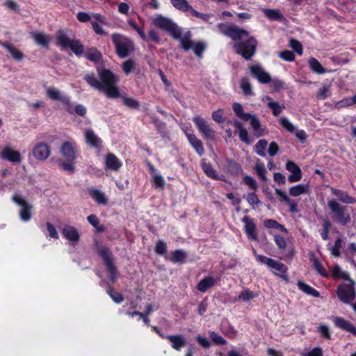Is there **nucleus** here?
Instances as JSON below:
<instances>
[{
    "instance_id": "nucleus-1",
    "label": "nucleus",
    "mask_w": 356,
    "mask_h": 356,
    "mask_svg": "<svg viewBox=\"0 0 356 356\" xmlns=\"http://www.w3.org/2000/svg\"><path fill=\"white\" fill-rule=\"evenodd\" d=\"M221 32L233 40L238 41L233 45L236 54L241 55L245 60H249L254 56L257 41L254 38L250 37L244 42H240L242 39L249 36L248 31L237 26H223Z\"/></svg>"
},
{
    "instance_id": "nucleus-2",
    "label": "nucleus",
    "mask_w": 356,
    "mask_h": 356,
    "mask_svg": "<svg viewBox=\"0 0 356 356\" xmlns=\"http://www.w3.org/2000/svg\"><path fill=\"white\" fill-rule=\"evenodd\" d=\"M100 82L102 83L103 91L109 98H117L120 97V92L116 83L119 81V77L111 71L104 69L99 72Z\"/></svg>"
},
{
    "instance_id": "nucleus-3",
    "label": "nucleus",
    "mask_w": 356,
    "mask_h": 356,
    "mask_svg": "<svg viewBox=\"0 0 356 356\" xmlns=\"http://www.w3.org/2000/svg\"><path fill=\"white\" fill-rule=\"evenodd\" d=\"M56 44L62 49L70 48L76 56L83 53V45L78 40L71 39L64 31H59L56 34Z\"/></svg>"
},
{
    "instance_id": "nucleus-4",
    "label": "nucleus",
    "mask_w": 356,
    "mask_h": 356,
    "mask_svg": "<svg viewBox=\"0 0 356 356\" xmlns=\"http://www.w3.org/2000/svg\"><path fill=\"white\" fill-rule=\"evenodd\" d=\"M111 38L119 57L122 58H126L134 50L133 41L124 35L120 33H114L112 35Z\"/></svg>"
},
{
    "instance_id": "nucleus-5",
    "label": "nucleus",
    "mask_w": 356,
    "mask_h": 356,
    "mask_svg": "<svg viewBox=\"0 0 356 356\" xmlns=\"http://www.w3.org/2000/svg\"><path fill=\"white\" fill-rule=\"evenodd\" d=\"M327 206L332 213V220L341 225H346L350 222V216L347 212L346 207H343L335 200H329Z\"/></svg>"
},
{
    "instance_id": "nucleus-6",
    "label": "nucleus",
    "mask_w": 356,
    "mask_h": 356,
    "mask_svg": "<svg viewBox=\"0 0 356 356\" xmlns=\"http://www.w3.org/2000/svg\"><path fill=\"white\" fill-rule=\"evenodd\" d=\"M154 24L167 32H168L174 38L179 40L182 36L180 28L172 19L165 17L161 15H157L153 19Z\"/></svg>"
},
{
    "instance_id": "nucleus-7",
    "label": "nucleus",
    "mask_w": 356,
    "mask_h": 356,
    "mask_svg": "<svg viewBox=\"0 0 356 356\" xmlns=\"http://www.w3.org/2000/svg\"><path fill=\"white\" fill-rule=\"evenodd\" d=\"M191 32L188 31L184 36H181L179 40L181 43V47L184 51H188L189 49H193L195 54L199 57L202 58L204 51L207 48V44L204 42L199 41L197 42H194L191 40Z\"/></svg>"
},
{
    "instance_id": "nucleus-8",
    "label": "nucleus",
    "mask_w": 356,
    "mask_h": 356,
    "mask_svg": "<svg viewBox=\"0 0 356 356\" xmlns=\"http://www.w3.org/2000/svg\"><path fill=\"white\" fill-rule=\"evenodd\" d=\"M347 280L348 283H344L337 289L338 297L344 303H349L355 298V283L350 278Z\"/></svg>"
},
{
    "instance_id": "nucleus-9",
    "label": "nucleus",
    "mask_w": 356,
    "mask_h": 356,
    "mask_svg": "<svg viewBox=\"0 0 356 356\" xmlns=\"http://www.w3.org/2000/svg\"><path fill=\"white\" fill-rule=\"evenodd\" d=\"M46 94L51 99L63 103L66 110L70 113H73L72 104L70 97L63 95L60 90L54 87H49L46 89Z\"/></svg>"
},
{
    "instance_id": "nucleus-10",
    "label": "nucleus",
    "mask_w": 356,
    "mask_h": 356,
    "mask_svg": "<svg viewBox=\"0 0 356 356\" xmlns=\"http://www.w3.org/2000/svg\"><path fill=\"white\" fill-rule=\"evenodd\" d=\"M193 121L204 138L211 140L215 139V131L210 127L204 119L199 115H196L193 118Z\"/></svg>"
},
{
    "instance_id": "nucleus-11",
    "label": "nucleus",
    "mask_w": 356,
    "mask_h": 356,
    "mask_svg": "<svg viewBox=\"0 0 356 356\" xmlns=\"http://www.w3.org/2000/svg\"><path fill=\"white\" fill-rule=\"evenodd\" d=\"M13 201L22 207L19 216L22 220L29 221L31 218L32 205L28 203L22 195L15 194L13 196Z\"/></svg>"
},
{
    "instance_id": "nucleus-12",
    "label": "nucleus",
    "mask_w": 356,
    "mask_h": 356,
    "mask_svg": "<svg viewBox=\"0 0 356 356\" xmlns=\"http://www.w3.org/2000/svg\"><path fill=\"white\" fill-rule=\"evenodd\" d=\"M91 25L95 33L99 35H107V32L105 31L99 24L102 25H108L109 23L106 18L98 13H91Z\"/></svg>"
},
{
    "instance_id": "nucleus-13",
    "label": "nucleus",
    "mask_w": 356,
    "mask_h": 356,
    "mask_svg": "<svg viewBox=\"0 0 356 356\" xmlns=\"http://www.w3.org/2000/svg\"><path fill=\"white\" fill-rule=\"evenodd\" d=\"M50 152V146L44 142L36 143L33 148V155L38 161L46 160L49 156Z\"/></svg>"
},
{
    "instance_id": "nucleus-14",
    "label": "nucleus",
    "mask_w": 356,
    "mask_h": 356,
    "mask_svg": "<svg viewBox=\"0 0 356 356\" xmlns=\"http://www.w3.org/2000/svg\"><path fill=\"white\" fill-rule=\"evenodd\" d=\"M251 74L261 83H268L271 81L270 75L261 65H254L250 67Z\"/></svg>"
},
{
    "instance_id": "nucleus-15",
    "label": "nucleus",
    "mask_w": 356,
    "mask_h": 356,
    "mask_svg": "<svg viewBox=\"0 0 356 356\" xmlns=\"http://www.w3.org/2000/svg\"><path fill=\"white\" fill-rule=\"evenodd\" d=\"M244 223V229L249 239L252 241H257L258 236L257 232L256 225L252 219L245 216L242 218Z\"/></svg>"
},
{
    "instance_id": "nucleus-16",
    "label": "nucleus",
    "mask_w": 356,
    "mask_h": 356,
    "mask_svg": "<svg viewBox=\"0 0 356 356\" xmlns=\"http://www.w3.org/2000/svg\"><path fill=\"white\" fill-rule=\"evenodd\" d=\"M286 169L291 172L288 177L290 183L299 181L302 179V171L300 167L292 161H288L286 163Z\"/></svg>"
},
{
    "instance_id": "nucleus-17",
    "label": "nucleus",
    "mask_w": 356,
    "mask_h": 356,
    "mask_svg": "<svg viewBox=\"0 0 356 356\" xmlns=\"http://www.w3.org/2000/svg\"><path fill=\"white\" fill-rule=\"evenodd\" d=\"M1 156L3 159L13 163L21 162V154L19 152L13 149L10 146H6L3 149Z\"/></svg>"
},
{
    "instance_id": "nucleus-18",
    "label": "nucleus",
    "mask_w": 356,
    "mask_h": 356,
    "mask_svg": "<svg viewBox=\"0 0 356 356\" xmlns=\"http://www.w3.org/2000/svg\"><path fill=\"white\" fill-rule=\"evenodd\" d=\"M333 322L336 327L340 328L342 330L350 332L356 336V327L350 321L342 317H334L333 318Z\"/></svg>"
},
{
    "instance_id": "nucleus-19",
    "label": "nucleus",
    "mask_w": 356,
    "mask_h": 356,
    "mask_svg": "<svg viewBox=\"0 0 356 356\" xmlns=\"http://www.w3.org/2000/svg\"><path fill=\"white\" fill-rule=\"evenodd\" d=\"M106 168L112 171H118L122 166L121 161L113 153H108L104 159Z\"/></svg>"
},
{
    "instance_id": "nucleus-20",
    "label": "nucleus",
    "mask_w": 356,
    "mask_h": 356,
    "mask_svg": "<svg viewBox=\"0 0 356 356\" xmlns=\"http://www.w3.org/2000/svg\"><path fill=\"white\" fill-rule=\"evenodd\" d=\"M60 152L68 161H73L76 158L74 143L69 141L65 142L60 147Z\"/></svg>"
},
{
    "instance_id": "nucleus-21",
    "label": "nucleus",
    "mask_w": 356,
    "mask_h": 356,
    "mask_svg": "<svg viewBox=\"0 0 356 356\" xmlns=\"http://www.w3.org/2000/svg\"><path fill=\"white\" fill-rule=\"evenodd\" d=\"M219 277L207 276L201 280L197 285V289L200 292H205L207 290L216 284Z\"/></svg>"
},
{
    "instance_id": "nucleus-22",
    "label": "nucleus",
    "mask_w": 356,
    "mask_h": 356,
    "mask_svg": "<svg viewBox=\"0 0 356 356\" xmlns=\"http://www.w3.org/2000/svg\"><path fill=\"white\" fill-rule=\"evenodd\" d=\"M62 234L65 238L73 243H77L79 240V234L74 227L65 225L63 228Z\"/></svg>"
},
{
    "instance_id": "nucleus-23",
    "label": "nucleus",
    "mask_w": 356,
    "mask_h": 356,
    "mask_svg": "<svg viewBox=\"0 0 356 356\" xmlns=\"http://www.w3.org/2000/svg\"><path fill=\"white\" fill-rule=\"evenodd\" d=\"M31 35L37 44L48 48L51 40V38L48 35L42 32L33 31L31 33Z\"/></svg>"
},
{
    "instance_id": "nucleus-24",
    "label": "nucleus",
    "mask_w": 356,
    "mask_h": 356,
    "mask_svg": "<svg viewBox=\"0 0 356 356\" xmlns=\"http://www.w3.org/2000/svg\"><path fill=\"white\" fill-rule=\"evenodd\" d=\"M165 338L170 341L172 348L176 350H180L186 343V339L181 334L167 335Z\"/></svg>"
},
{
    "instance_id": "nucleus-25",
    "label": "nucleus",
    "mask_w": 356,
    "mask_h": 356,
    "mask_svg": "<svg viewBox=\"0 0 356 356\" xmlns=\"http://www.w3.org/2000/svg\"><path fill=\"white\" fill-rule=\"evenodd\" d=\"M86 143L94 147H98L102 144V140L91 129H86L84 132Z\"/></svg>"
},
{
    "instance_id": "nucleus-26",
    "label": "nucleus",
    "mask_w": 356,
    "mask_h": 356,
    "mask_svg": "<svg viewBox=\"0 0 356 356\" xmlns=\"http://www.w3.org/2000/svg\"><path fill=\"white\" fill-rule=\"evenodd\" d=\"M88 192L91 197L99 204L106 205L108 203V200L106 197L104 193L102 191L92 188L88 189Z\"/></svg>"
},
{
    "instance_id": "nucleus-27",
    "label": "nucleus",
    "mask_w": 356,
    "mask_h": 356,
    "mask_svg": "<svg viewBox=\"0 0 356 356\" xmlns=\"http://www.w3.org/2000/svg\"><path fill=\"white\" fill-rule=\"evenodd\" d=\"M187 138L197 153L200 155H202L204 152V149L203 147L202 141L199 140L194 134H187Z\"/></svg>"
},
{
    "instance_id": "nucleus-28",
    "label": "nucleus",
    "mask_w": 356,
    "mask_h": 356,
    "mask_svg": "<svg viewBox=\"0 0 356 356\" xmlns=\"http://www.w3.org/2000/svg\"><path fill=\"white\" fill-rule=\"evenodd\" d=\"M202 168L204 172L209 177L216 179L222 180V177H220L216 170L212 167L211 163H207L204 160L202 161Z\"/></svg>"
},
{
    "instance_id": "nucleus-29",
    "label": "nucleus",
    "mask_w": 356,
    "mask_h": 356,
    "mask_svg": "<svg viewBox=\"0 0 356 356\" xmlns=\"http://www.w3.org/2000/svg\"><path fill=\"white\" fill-rule=\"evenodd\" d=\"M275 191L289 206V210L291 213L298 211L297 203L291 200L284 191L278 188H275Z\"/></svg>"
},
{
    "instance_id": "nucleus-30",
    "label": "nucleus",
    "mask_w": 356,
    "mask_h": 356,
    "mask_svg": "<svg viewBox=\"0 0 356 356\" xmlns=\"http://www.w3.org/2000/svg\"><path fill=\"white\" fill-rule=\"evenodd\" d=\"M331 191L332 194L336 195L338 197L339 200L342 202L343 203L353 204L356 202V200L349 196L346 192L335 188H332Z\"/></svg>"
},
{
    "instance_id": "nucleus-31",
    "label": "nucleus",
    "mask_w": 356,
    "mask_h": 356,
    "mask_svg": "<svg viewBox=\"0 0 356 356\" xmlns=\"http://www.w3.org/2000/svg\"><path fill=\"white\" fill-rule=\"evenodd\" d=\"M250 125L252 126L254 131L257 137H261L264 135V129H261V123L259 118L255 115L250 114L249 118Z\"/></svg>"
},
{
    "instance_id": "nucleus-32",
    "label": "nucleus",
    "mask_w": 356,
    "mask_h": 356,
    "mask_svg": "<svg viewBox=\"0 0 356 356\" xmlns=\"http://www.w3.org/2000/svg\"><path fill=\"white\" fill-rule=\"evenodd\" d=\"M298 286L300 290H301L305 293L312 296L315 298H318L320 296V293L318 291H316L313 287L310 286L307 284L305 283L302 281L298 282Z\"/></svg>"
},
{
    "instance_id": "nucleus-33",
    "label": "nucleus",
    "mask_w": 356,
    "mask_h": 356,
    "mask_svg": "<svg viewBox=\"0 0 356 356\" xmlns=\"http://www.w3.org/2000/svg\"><path fill=\"white\" fill-rule=\"evenodd\" d=\"M172 5L179 11L188 13L191 6L186 0H170Z\"/></svg>"
},
{
    "instance_id": "nucleus-34",
    "label": "nucleus",
    "mask_w": 356,
    "mask_h": 356,
    "mask_svg": "<svg viewBox=\"0 0 356 356\" xmlns=\"http://www.w3.org/2000/svg\"><path fill=\"white\" fill-rule=\"evenodd\" d=\"M95 248L98 254L103 258L105 264L113 261L111 253L108 248L104 246H101L98 243L95 245Z\"/></svg>"
},
{
    "instance_id": "nucleus-35",
    "label": "nucleus",
    "mask_w": 356,
    "mask_h": 356,
    "mask_svg": "<svg viewBox=\"0 0 356 356\" xmlns=\"http://www.w3.org/2000/svg\"><path fill=\"white\" fill-rule=\"evenodd\" d=\"M85 55H86V58L88 60H89L90 61H93V62L99 61L102 58L101 52L99 50H97L96 48L88 49L86 51Z\"/></svg>"
},
{
    "instance_id": "nucleus-36",
    "label": "nucleus",
    "mask_w": 356,
    "mask_h": 356,
    "mask_svg": "<svg viewBox=\"0 0 356 356\" xmlns=\"http://www.w3.org/2000/svg\"><path fill=\"white\" fill-rule=\"evenodd\" d=\"M86 81L92 88L101 90L102 83L97 79L94 74H87L84 76Z\"/></svg>"
},
{
    "instance_id": "nucleus-37",
    "label": "nucleus",
    "mask_w": 356,
    "mask_h": 356,
    "mask_svg": "<svg viewBox=\"0 0 356 356\" xmlns=\"http://www.w3.org/2000/svg\"><path fill=\"white\" fill-rule=\"evenodd\" d=\"M310 69L316 74H323L325 72V68L315 58H310L308 60Z\"/></svg>"
},
{
    "instance_id": "nucleus-38",
    "label": "nucleus",
    "mask_w": 356,
    "mask_h": 356,
    "mask_svg": "<svg viewBox=\"0 0 356 356\" xmlns=\"http://www.w3.org/2000/svg\"><path fill=\"white\" fill-rule=\"evenodd\" d=\"M268 266L273 270L274 273H275V271H278L282 273H285L287 271V267L284 264L273 259L270 261Z\"/></svg>"
},
{
    "instance_id": "nucleus-39",
    "label": "nucleus",
    "mask_w": 356,
    "mask_h": 356,
    "mask_svg": "<svg viewBox=\"0 0 356 356\" xmlns=\"http://www.w3.org/2000/svg\"><path fill=\"white\" fill-rule=\"evenodd\" d=\"M307 189L308 186L307 184H298L290 188L289 193L292 196H299L307 193Z\"/></svg>"
},
{
    "instance_id": "nucleus-40",
    "label": "nucleus",
    "mask_w": 356,
    "mask_h": 356,
    "mask_svg": "<svg viewBox=\"0 0 356 356\" xmlns=\"http://www.w3.org/2000/svg\"><path fill=\"white\" fill-rule=\"evenodd\" d=\"M265 16L271 20H281L282 15L277 9H264Z\"/></svg>"
},
{
    "instance_id": "nucleus-41",
    "label": "nucleus",
    "mask_w": 356,
    "mask_h": 356,
    "mask_svg": "<svg viewBox=\"0 0 356 356\" xmlns=\"http://www.w3.org/2000/svg\"><path fill=\"white\" fill-rule=\"evenodd\" d=\"M3 46L8 50V51L15 60H21L24 58L23 53L14 46L6 44H3Z\"/></svg>"
},
{
    "instance_id": "nucleus-42",
    "label": "nucleus",
    "mask_w": 356,
    "mask_h": 356,
    "mask_svg": "<svg viewBox=\"0 0 356 356\" xmlns=\"http://www.w3.org/2000/svg\"><path fill=\"white\" fill-rule=\"evenodd\" d=\"M233 111L243 120L249 121L250 113H244L243 108L239 103H234L233 104Z\"/></svg>"
},
{
    "instance_id": "nucleus-43",
    "label": "nucleus",
    "mask_w": 356,
    "mask_h": 356,
    "mask_svg": "<svg viewBox=\"0 0 356 356\" xmlns=\"http://www.w3.org/2000/svg\"><path fill=\"white\" fill-rule=\"evenodd\" d=\"M268 145V142L266 140L261 139L259 140L254 145V149L255 152L261 156H266V149Z\"/></svg>"
},
{
    "instance_id": "nucleus-44",
    "label": "nucleus",
    "mask_w": 356,
    "mask_h": 356,
    "mask_svg": "<svg viewBox=\"0 0 356 356\" xmlns=\"http://www.w3.org/2000/svg\"><path fill=\"white\" fill-rule=\"evenodd\" d=\"M186 258V253L183 250H177L172 254L171 261L174 263H184Z\"/></svg>"
},
{
    "instance_id": "nucleus-45",
    "label": "nucleus",
    "mask_w": 356,
    "mask_h": 356,
    "mask_svg": "<svg viewBox=\"0 0 356 356\" xmlns=\"http://www.w3.org/2000/svg\"><path fill=\"white\" fill-rule=\"evenodd\" d=\"M87 220L89 222V223L97 229V232H104L105 229H104V226L99 224V220L95 215H94V214L89 215L87 217Z\"/></svg>"
},
{
    "instance_id": "nucleus-46",
    "label": "nucleus",
    "mask_w": 356,
    "mask_h": 356,
    "mask_svg": "<svg viewBox=\"0 0 356 356\" xmlns=\"http://www.w3.org/2000/svg\"><path fill=\"white\" fill-rule=\"evenodd\" d=\"M267 106L272 110V113L275 116H278L285 108L284 104L280 105L276 102H268Z\"/></svg>"
},
{
    "instance_id": "nucleus-47",
    "label": "nucleus",
    "mask_w": 356,
    "mask_h": 356,
    "mask_svg": "<svg viewBox=\"0 0 356 356\" xmlns=\"http://www.w3.org/2000/svg\"><path fill=\"white\" fill-rule=\"evenodd\" d=\"M240 87L245 95H253L252 86L247 78H243L240 81Z\"/></svg>"
},
{
    "instance_id": "nucleus-48",
    "label": "nucleus",
    "mask_w": 356,
    "mask_h": 356,
    "mask_svg": "<svg viewBox=\"0 0 356 356\" xmlns=\"http://www.w3.org/2000/svg\"><path fill=\"white\" fill-rule=\"evenodd\" d=\"M122 68L124 72L127 75H128L131 72H133L136 68L135 60L131 58L125 60L122 65Z\"/></svg>"
},
{
    "instance_id": "nucleus-49",
    "label": "nucleus",
    "mask_w": 356,
    "mask_h": 356,
    "mask_svg": "<svg viewBox=\"0 0 356 356\" xmlns=\"http://www.w3.org/2000/svg\"><path fill=\"white\" fill-rule=\"evenodd\" d=\"M254 170L257 176L263 181H265L267 179L266 176V169L264 163H257L254 167Z\"/></svg>"
},
{
    "instance_id": "nucleus-50",
    "label": "nucleus",
    "mask_w": 356,
    "mask_h": 356,
    "mask_svg": "<svg viewBox=\"0 0 356 356\" xmlns=\"http://www.w3.org/2000/svg\"><path fill=\"white\" fill-rule=\"evenodd\" d=\"M246 200L253 209L261 204L260 200L254 193H248L246 195Z\"/></svg>"
},
{
    "instance_id": "nucleus-51",
    "label": "nucleus",
    "mask_w": 356,
    "mask_h": 356,
    "mask_svg": "<svg viewBox=\"0 0 356 356\" xmlns=\"http://www.w3.org/2000/svg\"><path fill=\"white\" fill-rule=\"evenodd\" d=\"M128 23L129 26L138 33V35H140V38L143 40H148V38L147 37L146 34L144 32V29L142 27L138 26L137 24L133 20H129Z\"/></svg>"
},
{
    "instance_id": "nucleus-52",
    "label": "nucleus",
    "mask_w": 356,
    "mask_h": 356,
    "mask_svg": "<svg viewBox=\"0 0 356 356\" xmlns=\"http://www.w3.org/2000/svg\"><path fill=\"white\" fill-rule=\"evenodd\" d=\"M332 275L334 277H340L345 280H349L350 277L348 273L341 270L339 266H335L332 269Z\"/></svg>"
},
{
    "instance_id": "nucleus-53",
    "label": "nucleus",
    "mask_w": 356,
    "mask_h": 356,
    "mask_svg": "<svg viewBox=\"0 0 356 356\" xmlns=\"http://www.w3.org/2000/svg\"><path fill=\"white\" fill-rule=\"evenodd\" d=\"M107 270L109 273V277L113 282H114L117 279V269L113 264V261L110 262H107L106 264Z\"/></svg>"
},
{
    "instance_id": "nucleus-54",
    "label": "nucleus",
    "mask_w": 356,
    "mask_h": 356,
    "mask_svg": "<svg viewBox=\"0 0 356 356\" xmlns=\"http://www.w3.org/2000/svg\"><path fill=\"white\" fill-rule=\"evenodd\" d=\"M186 15L188 16H193L196 18L200 19L204 22H207L210 18L209 15L201 13L194 10L193 8V7H191V9L189 10L188 13H187Z\"/></svg>"
},
{
    "instance_id": "nucleus-55",
    "label": "nucleus",
    "mask_w": 356,
    "mask_h": 356,
    "mask_svg": "<svg viewBox=\"0 0 356 356\" xmlns=\"http://www.w3.org/2000/svg\"><path fill=\"white\" fill-rule=\"evenodd\" d=\"M152 177L154 186L156 188L163 189L165 185V180L163 177L157 173L153 174Z\"/></svg>"
},
{
    "instance_id": "nucleus-56",
    "label": "nucleus",
    "mask_w": 356,
    "mask_h": 356,
    "mask_svg": "<svg viewBox=\"0 0 356 356\" xmlns=\"http://www.w3.org/2000/svg\"><path fill=\"white\" fill-rule=\"evenodd\" d=\"M341 243L342 241L341 238H337L334 245L331 246L329 250L330 251V253L334 255V257H339L340 256V248H341Z\"/></svg>"
},
{
    "instance_id": "nucleus-57",
    "label": "nucleus",
    "mask_w": 356,
    "mask_h": 356,
    "mask_svg": "<svg viewBox=\"0 0 356 356\" xmlns=\"http://www.w3.org/2000/svg\"><path fill=\"white\" fill-rule=\"evenodd\" d=\"M228 170L231 174L236 176L242 172V168L237 163L230 161L228 165Z\"/></svg>"
},
{
    "instance_id": "nucleus-58",
    "label": "nucleus",
    "mask_w": 356,
    "mask_h": 356,
    "mask_svg": "<svg viewBox=\"0 0 356 356\" xmlns=\"http://www.w3.org/2000/svg\"><path fill=\"white\" fill-rule=\"evenodd\" d=\"M330 95V87L329 86H323L317 93V97L321 99H325Z\"/></svg>"
},
{
    "instance_id": "nucleus-59",
    "label": "nucleus",
    "mask_w": 356,
    "mask_h": 356,
    "mask_svg": "<svg viewBox=\"0 0 356 356\" xmlns=\"http://www.w3.org/2000/svg\"><path fill=\"white\" fill-rule=\"evenodd\" d=\"M123 103L130 108H138L140 106V103L138 100L131 97H124Z\"/></svg>"
},
{
    "instance_id": "nucleus-60",
    "label": "nucleus",
    "mask_w": 356,
    "mask_h": 356,
    "mask_svg": "<svg viewBox=\"0 0 356 356\" xmlns=\"http://www.w3.org/2000/svg\"><path fill=\"white\" fill-rule=\"evenodd\" d=\"M280 122L281 125L288 131L292 133L295 131L293 124L286 117H282Z\"/></svg>"
},
{
    "instance_id": "nucleus-61",
    "label": "nucleus",
    "mask_w": 356,
    "mask_h": 356,
    "mask_svg": "<svg viewBox=\"0 0 356 356\" xmlns=\"http://www.w3.org/2000/svg\"><path fill=\"white\" fill-rule=\"evenodd\" d=\"M313 266L316 272L323 277H327V273L325 269L323 267L322 264L316 259L313 260Z\"/></svg>"
},
{
    "instance_id": "nucleus-62",
    "label": "nucleus",
    "mask_w": 356,
    "mask_h": 356,
    "mask_svg": "<svg viewBox=\"0 0 356 356\" xmlns=\"http://www.w3.org/2000/svg\"><path fill=\"white\" fill-rule=\"evenodd\" d=\"M256 296L249 289L244 290L238 295V298L245 302H248L253 299Z\"/></svg>"
},
{
    "instance_id": "nucleus-63",
    "label": "nucleus",
    "mask_w": 356,
    "mask_h": 356,
    "mask_svg": "<svg viewBox=\"0 0 356 356\" xmlns=\"http://www.w3.org/2000/svg\"><path fill=\"white\" fill-rule=\"evenodd\" d=\"M155 252L159 254H164L167 252V245L163 241H158L155 246Z\"/></svg>"
},
{
    "instance_id": "nucleus-64",
    "label": "nucleus",
    "mask_w": 356,
    "mask_h": 356,
    "mask_svg": "<svg viewBox=\"0 0 356 356\" xmlns=\"http://www.w3.org/2000/svg\"><path fill=\"white\" fill-rule=\"evenodd\" d=\"M107 292L115 302L120 303L121 302L123 301V296L118 292L115 291L113 289H110L108 290Z\"/></svg>"
}]
</instances>
